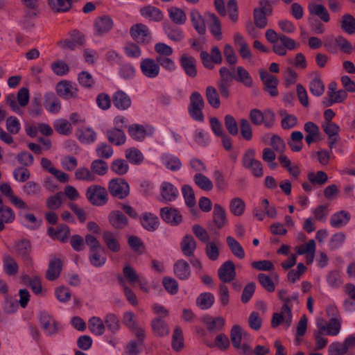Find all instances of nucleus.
Here are the masks:
<instances>
[{
  "instance_id": "473e14b6",
  "label": "nucleus",
  "mask_w": 355,
  "mask_h": 355,
  "mask_svg": "<svg viewBox=\"0 0 355 355\" xmlns=\"http://www.w3.org/2000/svg\"><path fill=\"white\" fill-rule=\"evenodd\" d=\"M106 136L108 141L116 146L123 145L126 140L124 132L119 128H111L107 130Z\"/></svg>"
},
{
  "instance_id": "de8ad7c7",
  "label": "nucleus",
  "mask_w": 355,
  "mask_h": 355,
  "mask_svg": "<svg viewBox=\"0 0 355 355\" xmlns=\"http://www.w3.org/2000/svg\"><path fill=\"white\" fill-rule=\"evenodd\" d=\"M206 98L208 103L215 109L220 105L219 94L216 89L213 86H208L206 88Z\"/></svg>"
},
{
  "instance_id": "4be33fe9",
  "label": "nucleus",
  "mask_w": 355,
  "mask_h": 355,
  "mask_svg": "<svg viewBox=\"0 0 355 355\" xmlns=\"http://www.w3.org/2000/svg\"><path fill=\"white\" fill-rule=\"evenodd\" d=\"M108 220L116 230H122L128 225V218L120 211H112L109 214Z\"/></svg>"
},
{
  "instance_id": "864d4df0",
  "label": "nucleus",
  "mask_w": 355,
  "mask_h": 355,
  "mask_svg": "<svg viewBox=\"0 0 355 355\" xmlns=\"http://www.w3.org/2000/svg\"><path fill=\"white\" fill-rule=\"evenodd\" d=\"M55 130L62 135H69L72 132L71 124L66 119H57L53 123Z\"/></svg>"
},
{
  "instance_id": "72a5a7b5",
  "label": "nucleus",
  "mask_w": 355,
  "mask_h": 355,
  "mask_svg": "<svg viewBox=\"0 0 355 355\" xmlns=\"http://www.w3.org/2000/svg\"><path fill=\"white\" fill-rule=\"evenodd\" d=\"M103 240L107 249L112 252L116 253L120 251V243L112 232H104L103 233Z\"/></svg>"
},
{
  "instance_id": "e2e57ef3",
  "label": "nucleus",
  "mask_w": 355,
  "mask_h": 355,
  "mask_svg": "<svg viewBox=\"0 0 355 355\" xmlns=\"http://www.w3.org/2000/svg\"><path fill=\"white\" fill-rule=\"evenodd\" d=\"M103 248L101 249L95 250L94 251H90L89 261L94 267H101L103 266L106 262V257L101 254V252H103Z\"/></svg>"
},
{
  "instance_id": "20e7f679",
  "label": "nucleus",
  "mask_w": 355,
  "mask_h": 355,
  "mask_svg": "<svg viewBox=\"0 0 355 355\" xmlns=\"http://www.w3.org/2000/svg\"><path fill=\"white\" fill-rule=\"evenodd\" d=\"M107 189L112 196L120 200L125 198L130 194L128 183L121 178L111 179L108 182Z\"/></svg>"
},
{
  "instance_id": "c9c22d12",
  "label": "nucleus",
  "mask_w": 355,
  "mask_h": 355,
  "mask_svg": "<svg viewBox=\"0 0 355 355\" xmlns=\"http://www.w3.org/2000/svg\"><path fill=\"white\" fill-rule=\"evenodd\" d=\"M206 16L209 21V29L211 33L216 37L218 40L222 38L221 24L218 17L212 12H207Z\"/></svg>"
},
{
  "instance_id": "2eb2a0df",
  "label": "nucleus",
  "mask_w": 355,
  "mask_h": 355,
  "mask_svg": "<svg viewBox=\"0 0 355 355\" xmlns=\"http://www.w3.org/2000/svg\"><path fill=\"white\" fill-rule=\"evenodd\" d=\"M47 232L51 239L66 243L70 235V228L67 225L61 223L56 228L49 227Z\"/></svg>"
},
{
  "instance_id": "49530a36",
  "label": "nucleus",
  "mask_w": 355,
  "mask_h": 355,
  "mask_svg": "<svg viewBox=\"0 0 355 355\" xmlns=\"http://www.w3.org/2000/svg\"><path fill=\"white\" fill-rule=\"evenodd\" d=\"M340 26L345 33L353 35L355 33V18L349 13L343 15L340 21Z\"/></svg>"
},
{
  "instance_id": "7c9ffc66",
  "label": "nucleus",
  "mask_w": 355,
  "mask_h": 355,
  "mask_svg": "<svg viewBox=\"0 0 355 355\" xmlns=\"http://www.w3.org/2000/svg\"><path fill=\"white\" fill-rule=\"evenodd\" d=\"M180 248L182 253L187 257L193 255L196 249V241L191 234H186L180 243Z\"/></svg>"
},
{
  "instance_id": "0e129e2a",
  "label": "nucleus",
  "mask_w": 355,
  "mask_h": 355,
  "mask_svg": "<svg viewBox=\"0 0 355 355\" xmlns=\"http://www.w3.org/2000/svg\"><path fill=\"white\" fill-rule=\"evenodd\" d=\"M96 153L101 159H109L113 155L114 150L110 145L106 143H100L96 148Z\"/></svg>"
},
{
  "instance_id": "ddd939ff",
  "label": "nucleus",
  "mask_w": 355,
  "mask_h": 355,
  "mask_svg": "<svg viewBox=\"0 0 355 355\" xmlns=\"http://www.w3.org/2000/svg\"><path fill=\"white\" fill-rule=\"evenodd\" d=\"M261 80L264 84V89L270 94L271 96H277L278 95V90L277 86L278 85L277 78L270 74L266 70L259 71Z\"/></svg>"
},
{
  "instance_id": "c85d7f7f",
  "label": "nucleus",
  "mask_w": 355,
  "mask_h": 355,
  "mask_svg": "<svg viewBox=\"0 0 355 355\" xmlns=\"http://www.w3.org/2000/svg\"><path fill=\"white\" fill-rule=\"evenodd\" d=\"M351 218L350 214L342 210L334 214L330 218V224L334 228H340L346 225Z\"/></svg>"
},
{
  "instance_id": "ea45409f",
  "label": "nucleus",
  "mask_w": 355,
  "mask_h": 355,
  "mask_svg": "<svg viewBox=\"0 0 355 355\" xmlns=\"http://www.w3.org/2000/svg\"><path fill=\"white\" fill-rule=\"evenodd\" d=\"M78 0H48V3L51 10L56 12H64L68 11L73 1Z\"/></svg>"
},
{
  "instance_id": "0eeeda50",
  "label": "nucleus",
  "mask_w": 355,
  "mask_h": 355,
  "mask_svg": "<svg viewBox=\"0 0 355 355\" xmlns=\"http://www.w3.org/2000/svg\"><path fill=\"white\" fill-rule=\"evenodd\" d=\"M113 26V20L110 16L98 17L94 22V35L97 37H103L112 29Z\"/></svg>"
},
{
  "instance_id": "f8f14e48",
  "label": "nucleus",
  "mask_w": 355,
  "mask_h": 355,
  "mask_svg": "<svg viewBox=\"0 0 355 355\" xmlns=\"http://www.w3.org/2000/svg\"><path fill=\"white\" fill-rule=\"evenodd\" d=\"M180 64L187 76L194 78L197 76V60L193 56L184 53L179 59Z\"/></svg>"
},
{
  "instance_id": "f03ea898",
  "label": "nucleus",
  "mask_w": 355,
  "mask_h": 355,
  "mask_svg": "<svg viewBox=\"0 0 355 355\" xmlns=\"http://www.w3.org/2000/svg\"><path fill=\"white\" fill-rule=\"evenodd\" d=\"M87 200L94 206L101 207L108 202V193L106 189L98 184L88 187L85 193Z\"/></svg>"
},
{
  "instance_id": "4468645a",
  "label": "nucleus",
  "mask_w": 355,
  "mask_h": 355,
  "mask_svg": "<svg viewBox=\"0 0 355 355\" xmlns=\"http://www.w3.org/2000/svg\"><path fill=\"white\" fill-rule=\"evenodd\" d=\"M218 275L223 283H229L236 277V268L232 261L223 263L218 270Z\"/></svg>"
},
{
  "instance_id": "c03bdc74",
  "label": "nucleus",
  "mask_w": 355,
  "mask_h": 355,
  "mask_svg": "<svg viewBox=\"0 0 355 355\" xmlns=\"http://www.w3.org/2000/svg\"><path fill=\"white\" fill-rule=\"evenodd\" d=\"M111 171L118 175H123L129 171V165L123 159H114L110 164Z\"/></svg>"
},
{
  "instance_id": "f704fd0d",
  "label": "nucleus",
  "mask_w": 355,
  "mask_h": 355,
  "mask_svg": "<svg viewBox=\"0 0 355 355\" xmlns=\"http://www.w3.org/2000/svg\"><path fill=\"white\" fill-rule=\"evenodd\" d=\"M348 336L345 339L343 343L336 342L331 343L329 347V355H344L349 349L351 345L348 342Z\"/></svg>"
},
{
  "instance_id": "f3484780",
  "label": "nucleus",
  "mask_w": 355,
  "mask_h": 355,
  "mask_svg": "<svg viewBox=\"0 0 355 355\" xmlns=\"http://www.w3.org/2000/svg\"><path fill=\"white\" fill-rule=\"evenodd\" d=\"M150 327L153 334L157 337H164L170 333V328L167 323L160 317H156L150 322Z\"/></svg>"
},
{
  "instance_id": "e433bc0d",
  "label": "nucleus",
  "mask_w": 355,
  "mask_h": 355,
  "mask_svg": "<svg viewBox=\"0 0 355 355\" xmlns=\"http://www.w3.org/2000/svg\"><path fill=\"white\" fill-rule=\"evenodd\" d=\"M174 273L180 279H187L191 275L189 263L184 260H178L174 264Z\"/></svg>"
},
{
  "instance_id": "cd10ccee",
  "label": "nucleus",
  "mask_w": 355,
  "mask_h": 355,
  "mask_svg": "<svg viewBox=\"0 0 355 355\" xmlns=\"http://www.w3.org/2000/svg\"><path fill=\"white\" fill-rule=\"evenodd\" d=\"M44 105L51 113H58L61 109L59 98L53 92H47L44 95Z\"/></svg>"
},
{
  "instance_id": "9d476101",
  "label": "nucleus",
  "mask_w": 355,
  "mask_h": 355,
  "mask_svg": "<svg viewBox=\"0 0 355 355\" xmlns=\"http://www.w3.org/2000/svg\"><path fill=\"white\" fill-rule=\"evenodd\" d=\"M57 94L65 99L76 98L78 97V88L75 83L70 81L62 80L56 85Z\"/></svg>"
},
{
  "instance_id": "aec40b11",
  "label": "nucleus",
  "mask_w": 355,
  "mask_h": 355,
  "mask_svg": "<svg viewBox=\"0 0 355 355\" xmlns=\"http://www.w3.org/2000/svg\"><path fill=\"white\" fill-rule=\"evenodd\" d=\"M1 192L8 197L12 203L17 207L22 209L28 208L27 205L20 198L14 195L13 191L8 183H2L0 184Z\"/></svg>"
},
{
  "instance_id": "4d7b16f0",
  "label": "nucleus",
  "mask_w": 355,
  "mask_h": 355,
  "mask_svg": "<svg viewBox=\"0 0 355 355\" xmlns=\"http://www.w3.org/2000/svg\"><path fill=\"white\" fill-rule=\"evenodd\" d=\"M125 158L133 164H139L144 161L142 153L136 148H130L125 150Z\"/></svg>"
},
{
  "instance_id": "4c0bfd02",
  "label": "nucleus",
  "mask_w": 355,
  "mask_h": 355,
  "mask_svg": "<svg viewBox=\"0 0 355 355\" xmlns=\"http://www.w3.org/2000/svg\"><path fill=\"white\" fill-rule=\"evenodd\" d=\"M215 302L214 295L209 292L200 293L196 298V305L202 310H207L212 306Z\"/></svg>"
},
{
  "instance_id": "5701e85b",
  "label": "nucleus",
  "mask_w": 355,
  "mask_h": 355,
  "mask_svg": "<svg viewBox=\"0 0 355 355\" xmlns=\"http://www.w3.org/2000/svg\"><path fill=\"white\" fill-rule=\"evenodd\" d=\"M163 28L165 34L172 41L175 42H181L184 37L182 30L170 23H164Z\"/></svg>"
},
{
  "instance_id": "a18cd8bd",
  "label": "nucleus",
  "mask_w": 355,
  "mask_h": 355,
  "mask_svg": "<svg viewBox=\"0 0 355 355\" xmlns=\"http://www.w3.org/2000/svg\"><path fill=\"white\" fill-rule=\"evenodd\" d=\"M90 168L94 175L103 176L108 172L109 166L103 159H96L92 162Z\"/></svg>"
},
{
  "instance_id": "c756f323",
  "label": "nucleus",
  "mask_w": 355,
  "mask_h": 355,
  "mask_svg": "<svg viewBox=\"0 0 355 355\" xmlns=\"http://www.w3.org/2000/svg\"><path fill=\"white\" fill-rule=\"evenodd\" d=\"M203 321L209 331H220L225 325V320L221 316L216 318L207 316L204 318Z\"/></svg>"
},
{
  "instance_id": "bb28decb",
  "label": "nucleus",
  "mask_w": 355,
  "mask_h": 355,
  "mask_svg": "<svg viewBox=\"0 0 355 355\" xmlns=\"http://www.w3.org/2000/svg\"><path fill=\"white\" fill-rule=\"evenodd\" d=\"M141 15L153 21H161L164 18L163 12L157 8L153 6H147L141 8Z\"/></svg>"
},
{
  "instance_id": "3c124183",
  "label": "nucleus",
  "mask_w": 355,
  "mask_h": 355,
  "mask_svg": "<svg viewBox=\"0 0 355 355\" xmlns=\"http://www.w3.org/2000/svg\"><path fill=\"white\" fill-rule=\"evenodd\" d=\"M243 329L238 324L234 325L230 331V339L233 347L236 349L241 347V342L243 337Z\"/></svg>"
},
{
  "instance_id": "412c9836",
  "label": "nucleus",
  "mask_w": 355,
  "mask_h": 355,
  "mask_svg": "<svg viewBox=\"0 0 355 355\" xmlns=\"http://www.w3.org/2000/svg\"><path fill=\"white\" fill-rule=\"evenodd\" d=\"M304 129L306 133L305 141L309 146L320 140V128L317 124L308 121L304 124Z\"/></svg>"
},
{
  "instance_id": "79ce46f5",
  "label": "nucleus",
  "mask_w": 355,
  "mask_h": 355,
  "mask_svg": "<svg viewBox=\"0 0 355 355\" xmlns=\"http://www.w3.org/2000/svg\"><path fill=\"white\" fill-rule=\"evenodd\" d=\"M161 160L162 164L171 171H176L182 167L180 159L175 155L165 154L162 155Z\"/></svg>"
},
{
  "instance_id": "dca6fc26",
  "label": "nucleus",
  "mask_w": 355,
  "mask_h": 355,
  "mask_svg": "<svg viewBox=\"0 0 355 355\" xmlns=\"http://www.w3.org/2000/svg\"><path fill=\"white\" fill-rule=\"evenodd\" d=\"M62 268L60 256L53 257L49 261V268L46 272V278L49 281H54L60 276Z\"/></svg>"
},
{
  "instance_id": "338daca9",
  "label": "nucleus",
  "mask_w": 355,
  "mask_h": 355,
  "mask_svg": "<svg viewBox=\"0 0 355 355\" xmlns=\"http://www.w3.org/2000/svg\"><path fill=\"white\" fill-rule=\"evenodd\" d=\"M42 96L38 94L35 95L31 100V105L29 107V113L33 116H40L42 113Z\"/></svg>"
},
{
  "instance_id": "13d9d810",
  "label": "nucleus",
  "mask_w": 355,
  "mask_h": 355,
  "mask_svg": "<svg viewBox=\"0 0 355 355\" xmlns=\"http://www.w3.org/2000/svg\"><path fill=\"white\" fill-rule=\"evenodd\" d=\"M130 136L135 140L141 141L146 136V130L144 127L139 124H132L128 128Z\"/></svg>"
},
{
  "instance_id": "7ed1b4c3",
  "label": "nucleus",
  "mask_w": 355,
  "mask_h": 355,
  "mask_svg": "<svg viewBox=\"0 0 355 355\" xmlns=\"http://www.w3.org/2000/svg\"><path fill=\"white\" fill-rule=\"evenodd\" d=\"M242 165L250 170L255 177L260 178L263 175L262 164L255 159V150L253 148L246 150L242 158Z\"/></svg>"
},
{
  "instance_id": "09e8293b",
  "label": "nucleus",
  "mask_w": 355,
  "mask_h": 355,
  "mask_svg": "<svg viewBox=\"0 0 355 355\" xmlns=\"http://www.w3.org/2000/svg\"><path fill=\"white\" fill-rule=\"evenodd\" d=\"M193 181L199 188L206 191H211L214 187L211 180L201 173L194 175Z\"/></svg>"
},
{
  "instance_id": "f257e3e1",
  "label": "nucleus",
  "mask_w": 355,
  "mask_h": 355,
  "mask_svg": "<svg viewBox=\"0 0 355 355\" xmlns=\"http://www.w3.org/2000/svg\"><path fill=\"white\" fill-rule=\"evenodd\" d=\"M249 119L254 125H261L262 124L267 128H271L274 126L276 121L275 112L267 109L261 111L259 109H252L249 112Z\"/></svg>"
},
{
  "instance_id": "bf43d9fd",
  "label": "nucleus",
  "mask_w": 355,
  "mask_h": 355,
  "mask_svg": "<svg viewBox=\"0 0 355 355\" xmlns=\"http://www.w3.org/2000/svg\"><path fill=\"white\" fill-rule=\"evenodd\" d=\"M22 190L28 196L38 197L40 196L42 188L38 183L29 181L23 186Z\"/></svg>"
},
{
  "instance_id": "6e6552de",
  "label": "nucleus",
  "mask_w": 355,
  "mask_h": 355,
  "mask_svg": "<svg viewBox=\"0 0 355 355\" xmlns=\"http://www.w3.org/2000/svg\"><path fill=\"white\" fill-rule=\"evenodd\" d=\"M227 224V219L225 209L219 204L214 206L212 223L208 225L210 230L222 229Z\"/></svg>"
},
{
  "instance_id": "5fc2aeb1",
  "label": "nucleus",
  "mask_w": 355,
  "mask_h": 355,
  "mask_svg": "<svg viewBox=\"0 0 355 355\" xmlns=\"http://www.w3.org/2000/svg\"><path fill=\"white\" fill-rule=\"evenodd\" d=\"M171 345L172 348L176 352H180L184 347L183 333L179 326L175 327L174 329Z\"/></svg>"
},
{
  "instance_id": "680f3d73",
  "label": "nucleus",
  "mask_w": 355,
  "mask_h": 355,
  "mask_svg": "<svg viewBox=\"0 0 355 355\" xmlns=\"http://www.w3.org/2000/svg\"><path fill=\"white\" fill-rule=\"evenodd\" d=\"M341 328V318H331L327 324L326 331L327 335L336 336L340 332Z\"/></svg>"
},
{
  "instance_id": "39448f33",
  "label": "nucleus",
  "mask_w": 355,
  "mask_h": 355,
  "mask_svg": "<svg viewBox=\"0 0 355 355\" xmlns=\"http://www.w3.org/2000/svg\"><path fill=\"white\" fill-rule=\"evenodd\" d=\"M39 320L41 327L47 336H52L57 334L62 329L55 319L46 311H40Z\"/></svg>"
},
{
  "instance_id": "58836bf2",
  "label": "nucleus",
  "mask_w": 355,
  "mask_h": 355,
  "mask_svg": "<svg viewBox=\"0 0 355 355\" xmlns=\"http://www.w3.org/2000/svg\"><path fill=\"white\" fill-rule=\"evenodd\" d=\"M234 80L247 87H251L253 80L248 71L243 67H236V73L234 75Z\"/></svg>"
},
{
  "instance_id": "393cba45",
  "label": "nucleus",
  "mask_w": 355,
  "mask_h": 355,
  "mask_svg": "<svg viewBox=\"0 0 355 355\" xmlns=\"http://www.w3.org/2000/svg\"><path fill=\"white\" fill-rule=\"evenodd\" d=\"M140 221L142 227L149 232L155 231L158 228L159 223L158 218L150 212L144 213L140 218Z\"/></svg>"
},
{
  "instance_id": "774afa93",
  "label": "nucleus",
  "mask_w": 355,
  "mask_h": 355,
  "mask_svg": "<svg viewBox=\"0 0 355 355\" xmlns=\"http://www.w3.org/2000/svg\"><path fill=\"white\" fill-rule=\"evenodd\" d=\"M3 266L6 272L9 275H14L18 272V265L15 260L10 255H5Z\"/></svg>"
},
{
  "instance_id": "a878e982",
  "label": "nucleus",
  "mask_w": 355,
  "mask_h": 355,
  "mask_svg": "<svg viewBox=\"0 0 355 355\" xmlns=\"http://www.w3.org/2000/svg\"><path fill=\"white\" fill-rule=\"evenodd\" d=\"M190 18L192 26L199 35H205L206 26L205 20L198 10L193 9L190 12Z\"/></svg>"
},
{
  "instance_id": "6ab92c4d",
  "label": "nucleus",
  "mask_w": 355,
  "mask_h": 355,
  "mask_svg": "<svg viewBox=\"0 0 355 355\" xmlns=\"http://www.w3.org/2000/svg\"><path fill=\"white\" fill-rule=\"evenodd\" d=\"M114 105L120 110H128L131 106L130 97L123 91L118 90L112 96Z\"/></svg>"
},
{
  "instance_id": "052dcab7",
  "label": "nucleus",
  "mask_w": 355,
  "mask_h": 355,
  "mask_svg": "<svg viewBox=\"0 0 355 355\" xmlns=\"http://www.w3.org/2000/svg\"><path fill=\"white\" fill-rule=\"evenodd\" d=\"M182 193L185 200V203L189 207L196 206V200L194 191L190 185L184 184L182 187Z\"/></svg>"
},
{
  "instance_id": "423d86ee",
  "label": "nucleus",
  "mask_w": 355,
  "mask_h": 355,
  "mask_svg": "<svg viewBox=\"0 0 355 355\" xmlns=\"http://www.w3.org/2000/svg\"><path fill=\"white\" fill-rule=\"evenodd\" d=\"M130 33L136 42L146 44L151 42L152 36L147 26L139 23L133 25L130 29Z\"/></svg>"
},
{
  "instance_id": "8fccbe9b",
  "label": "nucleus",
  "mask_w": 355,
  "mask_h": 355,
  "mask_svg": "<svg viewBox=\"0 0 355 355\" xmlns=\"http://www.w3.org/2000/svg\"><path fill=\"white\" fill-rule=\"evenodd\" d=\"M226 240L227 244L233 254L240 259H243L245 257V252L240 243L231 236H227Z\"/></svg>"
},
{
  "instance_id": "603ef678",
  "label": "nucleus",
  "mask_w": 355,
  "mask_h": 355,
  "mask_svg": "<svg viewBox=\"0 0 355 355\" xmlns=\"http://www.w3.org/2000/svg\"><path fill=\"white\" fill-rule=\"evenodd\" d=\"M89 329L96 336L103 335L105 326L104 322L98 317H92L89 320Z\"/></svg>"
},
{
  "instance_id": "2f4dec72",
  "label": "nucleus",
  "mask_w": 355,
  "mask_h": 355,
  "mask_svg": "<svg viewBox=\"0 0 355 355\" xmlns=\"http://www.w3.org/2000/svg\"><path fill=\"white\" fill-rule=\"evenodd\" d=\"M308 9L311 15L318 17L324 23L329 21L330 16L324 6L317 3H309Z\"/></svg>"
},
{
  "instance_id": "69168bd1",
  "label": "nucleus",
  "mask_w": 355,
  "mask_h": 355,
  "mask_svg": "<svg viewBox=\"0 0 355 355\" xmlns=\"http://www.w3.org/2000/svg\"><path fill=\"white\" fill-rule=\"evenodd\" d=\"M79 141L84 144H90L94 142L96 137V134L92 128H85L81 130L77 133Z\"/></svg>"
},
{
  "instance_id": "a211bd4d",
  "label": "nucleus",
  "mask_w": 355,
  "mask_h": 355,
  "mask_svg": "<svg viewBox=\"0 0 355 355\" xmlns=\"http://www.w3.org/2000/svg\"><path fill=\"white\" fill-rule=\"evenodd\" d=\"M160 194L164 202H172L178 198L179 191L171 183L164 182L160 186Z\"/></svg>"
},
{
  "instance_id": "a19ab883",
  "label": "nucleus",
  "mask_w": 355,
  "mask_h": 355,
  "mask_svg": "<svg viewBox=\"0 0 355 355\" xmlns=\"http://www.w3.org/2000/svg\"><path fill=\"white\" fill-rule=\"evenodd\" d=\"M168 17L177 25H183L187 21V15L183 10L178 7H171L168 9Z\"/></svg>"
},
{
  "instance_id": "b1692460",
  "label": "nucleus",
  "mask_w": 355,
  "mask_h": 355,
  "mask_svg": "<svg viewBox=\"0 0 355 355\" xmlns=\"http://www.w3.org/2000/svg\"><path fill=\"white\" fill-rule=\"evenodd\" d=\"M31 249V243L29 241L26 239L17 242L15 245V252L17 255L21 258L26 263H30L31 261L29 254Z\"/></svg>"
},
{
  "instance_id": "37998d69",
  "label": "nucleus",
  "mask_w": 355,
  "mask_h": 355,
  "mask_svg": "<svg viewBox=\"0 0 355 355\" xmlns=\"http://www.w3.org/2000/svg\"><path fill=\"white\" fill-rule=\"evenodd\" d=\"M303 137L304 135L302 132L300 131H294L291 133L288 144L293 152H299L302 149Z\"/></svg>"
},
{
  "instance_id": "6e6d98bb",
  "label": "nucleus",
  "mask_w": 355,
  "mask_h": 355,
  "mask_svg": "<svg viewBox=\"0 0 355 355\" xmlns=\"http://www.w3.org/2000/svg\"><path fill=\"white\" fill-rule=\"evenodd\" d=\"M307 178L313 185H324L328 180V176L326 173L319 171L317 173L309 172Z\"/></svg>"
},
{
  "instance_id": "1a4fd4ad",
  "label": "nucleus",
  "mask_w": 355,
  "mask_h": 355,
  "mask_svg": "<svg viewBox=\"0 0 355 355\" xmlns=\"http://www.w3.org/2000/svg\"><path fill=\"white\" fill-rule=\"evenodd\" d=\"M140 69L142 74L148 78H157L160 72V67L158 65L155 58H144L140 62Z\"/></svg>"
},
{
  "instance_id": "9b49d317",
  "label": "nucleus",
  "mask_w": 355,
  "mask_h": 355,
  "mask_svg": "<svg viewBox=\"0 0 355 355\" xmlns=\"http://www.w3.org/2000/svg\"><path fill=\"white\" fill-rule=\"evenodd\" d=\"M160 217L166 223L177 226L182 221V216L180 211L171 207H165L160 209Z\"/></svg>"
}]
</instances>
